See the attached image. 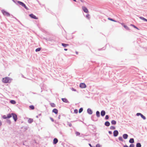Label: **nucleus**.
<instances>
[{"label":"nucleus","mask_w":147,"mask_h":147,"mask_svg":"<svg viewBox=\"0 0 147 147\" xmlns=\"http://www.w3.org/2000/svg\"><path fill=\"white\" fill-rule=\"evenodd\" d=\"M64 50H65V51H67V49H64Z\"/></svg>","instance_id":"obj_53"},{"label":"nucleus","mask_w":147,"mask_h":147,"mask_svg":"<svg viewBox=\"0 0 147 147\" xmlns=\"http://www.w3.org/2000/svg\"><path fill=\"white\" fill-rule=\"evenodd\" d=\"M131 25L133 26L134 28H135L137 29H138V28L136 26H135L134 25Z\"/></svg>","instance_id":"obj_45"},{"label":"nucleus","mask_w":147,"mask_h":147,"mask_svg":"<svg viewBox=\"0 0 147 147\" xmlns=\"http://www.w3.org/2000/svg\"><path fill=\"white\" fill-rule=\"evenodd\" d=\"M118 139L119 141L123 142V140L121 136L119 137L118 138Z\"/></svg>","instance_id":"obj_23"},{"label":"nucleus","mask_w":147,"mask_h":147,"mask_svg":"<svg viewBox=\"0 0 147 147\" xmlns=\"http://www.w3.org/2000/svg\"><path fill=\"white\" fill-rule=\"evenodd\" d=\"M122 24V25H123V24Z\"/></svg>","instance_id":"obj_57"},{"label":"nucleus","mask_w":147,"mask_h":147,"mask_svg":"<svg viewBox=\"0 0 147 147\" xmlns=\"http://www.w3.org/2000/svg\"><path fill=\"white\" fill-rule=\"evenodd\" d=\"M23 7H24L26 9L28 10H29V9L26 6V5L25 4L24 5Z\"/></svg>","instance_id":"obj_32"},{"label":"nucleus","mask_w":147,"mask_h":147,"mask_svg":"<svg viewBox=\"0 0 147 147\" xmlns=\"http://www.w3.org/2000/svg\"><path fill=\"white\" fill-rule=\"evenodd\" d=\"M74 112L76 113H77L78 112V110L76 109H75L74 110Z\"/></svg>","instance_id":"obj_41"},{"label":"nucleus","mask_w":147,"mask_h":147,"mask_svg":"<svg viewBox=\"0 0 147 147\" xmlns=\"http://www.w3.org/2000/svg\"><path fill=\"white\" fill-rule=\"evenodd\" d=\"M15 3H16V2L14 0H12Z\"/></svg>","instance_id":"obj_52"},{"label":"nucleus","mask_w":147,"mask_h":147,"mask_svg":"<svg viewBox=\"0 0 147 147\" xmlns=\"http://www.w3.org/2000/svg\"><path fill=\"white\" fill-rule=\"evenodd\" d=\"M108 19H109V20H110L111 21L114 22H116V20H113V19H111L110 18H108Z\"/></svg>","instance_id":"obj_33"},{"label":"nucleus","mask_w":147,"mask_h":147,"mask_svg":"<svg viewBox=\"0 0 147 147\" xmlns=\"http://www.w3.org/2000/svg\"><path fill=\"white\" fill-rule=\"evenodd\" d=\"M58 142L57 139L56 138H55L53 141V143L54 144H56Z\"/></svg>","instance_id":"obj_12"},{"label":"nucleus","mask_w":147,"mask_h":147,"mask_svg":"<svg viewBox=\"0 0 147 147\" xmlns=\"http://www.w3.org/2000/svg\"><path fill=\"white\" fill-rule=\"evenodd\" d=\"M109 134H112V132L111 131H109Z\"/></svg>","instance_id":"obj_48"},{"label":"nucleus","mask_w":147,"mask_h":147,"mask_svg":"<svg viewBox=\"0 0 147 147\" xmlns=\"http://www.w3.org/2000/svg\"><path fill=\"white\" fill-rule=\"evenodd\" d=\"M51 105L52 107H54L55 106V104L53 103L51 104Z\"/></svg>","instance_id":"obj_44"},{"label":"nucleus","mask_w":147,"mask_h":147,"mask_svg":"<svg viewBox=\"0 0 147 147\" xmlns=\"http://www.w3.org/2000/svg\"><path fill=\"white\" fill-rule=\"evenodd\" d=\"M51 121H54V120L52 118H51Z\"/></svg>","instance_id":"obj_51"},{"label":"nucleus","mask_w":147,"mask_h":147,"mask_svg":"<svg viewBox=\"0 0 147 147\" xmlns=\"http://www.w3.org/2000/svg\"><path fill=\"white\" fill-rule=\"evenodd\" d=\"M23 7H24L26 9L28 10H29V9L26 6V5L25 4L24 5Z\"/></svg>","instance_id":"obj_30"},{"label":"nucleus","mask_w":147,"mask_h":147,"mask_svg":"<svg viewBox=\"0 0 147 147\" xmlns=\"http://www.w3.org/2000/svg\"><path fill=\"white\" fill-rule=\"evenodd\" d=\"M29 107L30 108L32 109H34V107L33 105L30 106Z\"/></svg>","instance_id":"obj_35"},{"label":"nucleus","mask_w":147,"mask_h":147,"mask_svg":"<svg viewBox=\"0 0 147 147\" xmlns=\"http://www.w3.org/2000/svg\"><path fill=\"white\" fill-rule=\"evenodd\" d=\"M111 123L112 125H115L116 123V121L114 120H113L111 121Z\"/></svg>","instance_id":"obj_20"},{"label":"nucleus","mask_w":147,"mask_h":147,"mask_svg":"<svg viewBox=\"0 0 147 147\" xmlns=\"http://www.w3.org/2000/svg\"><path fill=\"white\" fill-rule=\"evenodd\" d=\"M29 16L32 18L35 19H37L38 18L33 14H31L29 15Z\"/></svg>","instance_id":"obj_6"},{"label":"nucleus","mask_w":147,"mask_h":147,"mask_svg":"<svg viewBox=\"0 0 147 147\" xmlns=\"http://www.w3.org/2000/svg\"><path fill=\"white\" fill-rule=\"evenodd\" d=\"M36 117H37V118H38V116H36Z\"/></svg>","instance_id":"obj_56"},{"label":"nucleus","mask_w":147,"mask_h":147,"mask_svg":"<svg viewBox=\"0 0 147 147\" xmlns=\"http://www.w3.org/2000/svg\"><path fill=\"white\" fill-rule=\"evenodd\" d=\"M139 18L141 19V20H144L145 21L147 22V20L144 18V17H142L141 16Z\"/></svg>","instance_id":"obj_19"},{"label":"nucleus","mask_w":147,"mask_h":147,"mask_svg":"<svg viewBox=\"0 0 147 147\" xmlns=\"http://www.w3.org/2000/svg\"><path fill=\"white\" fill-rule=\"evenodd\" d=\"M141 145L140 143H138L136 145V147H141Z\"/></svg>","instance_id":"obj_21"},{"label":"nucleus","mask_w":147,"mask_h":147,"mask_svg":"<svg viewBox=\"0 0 147 147\" xmlns=\"http://www.w3.org/2000/svg\"><path fill=\"white\" fill-rule=\"evenodd\" d=\"M53 112L57 114L58 113V110L56 109H54L52 111Z\"/></svg>","instance_id":"obj_16"},{"label":"nucleus","mask_w":147,"mask_h":147,"mask_svg":"<svg viewBox=\"0 0 147 147\" xmlns=\"http://www.w3.org/2000/svg\"><path fill=\"white\" fill-rule=\"evenodd\" d=\"M83 110V109L82 108H80V109H79V113H81V112H82V111Z\"/></svg>","instance_id":"obj_27"},{"label":"nucleus","mask_w":147,"mask_h":147,"mask_svg":"<svg viewBox=\"0 0 147 147\" xmlns=\"http://www.w3.org/2000/svg\"><path fill=\"white\" fill-rule=\"evenodd\" d=\"M69 125L70 127H71L72 125L71 123H69Z\"/></svg>","instance_id":"obj_49"},{"label":"nucleus","mask_w":147,"mask_h":147,"mask_svg":"<svg viewBox=\"0 0 147 147\" xmlns=\"http://www.w3.org/2000/svg\"><path fill=\"white\" fill-rule=\"evenodd\" d=\"M10 102H11V103L13 104H15L16 103V101L15 100H11L10 101Z\"/></svg>","instance_id":"obj_22"},{"label":"nucleus","mask_w":147,"mask_h":147,"mask_svg":"<svg viewBox=\"0 0 147 147\" xmlns=\"http://www.w3.org/2000/svg\"><path fill=\"white\" fill-rule=\"evenodd\" d=\"M123 137L124 139H127L128 137V135L127 134H124L123 135Z\"/></svg>","instance_id":"obj_10"},{"label":"nucleus","mask_w":147,"mask_h":147,"mask_svg":"<svg viewBox=\"0 0 147 147\" xmlns=\"http://www.w3.org/2000/svg\"><path fill=\"white\" fill-rule=\"evenodd\" d=\"M16 2V4H18L19 5H21L22 6H23L24 5V4L22 2L20 1H17Z\"/></svg>","instance_id":"obj_9"},{"label":"nucleus","mask_w":147,"mask_h":147,"mask_svg":"<svg viewBox=\"0 0 147 147\" xmlns=\"http://www.w3.org/2000/svg\"><path fill=\"white\" fill-rule=\"evenodd\" d=\"M3 118L4 119H6L7 118V117L5 115H4L3 116Z\"/></svg>","instance_id":"obj_43"},{"label":"nucleus","mask_w":147,"mask_h":147,"mask_svg":"<svg viewBox=\"0 0 147 147\" xmlns=\"http://www.w3.org/2000/svg\"><path fill=\"white\" fill-rule=\"evenodd\" d=\"M9 121V123H10V121Z\"/></svg>","instance_id":"obj_55"},{"label":"nucleus","mask_w":147,"mask_h":147,"mask_svg":"<svg viewBox=\"0 0 147 147\" xmlns=\"http://www.w3.org/2000/svg\"><path fill=\"white\" fill-rule=\"evenodd\" d=\"M105 125L107 126H109L110 125V123L109 121H107L105 123Z\"/></svg>","instance_id":"obj_14"},{"label":"nucleus","mask_w":147,"mask_h":147,"mask_svg":"<svg viewBox=\"0 0 147 147\" xmlns=\"http://www.w3.org/2000/svg\"><path fill=\"white\" fill-rule=\"evenodd\" d=\"M96 147H100V145L99 144H97L96 145Z\"/></svg>","instance_id":"obj_42"},{"label":"nucleus","mask_w":147,"mask_h":147,"mask_svg":"<svg viewBox=\"0 0 147 147\" xmlns=\"http://www.w3.org/2000/svg\"><path fill=\"white\" fill-rule=\"evenodd\" d=\"M106 113L105 111L102 110L101 112V115L102 116H104L105 115Z\"/></svg>","instance_id":"obj_11"},{"label":"nucleus","mask_w":147,"mask_h":147,"mask_svg":"<svg viewBox=\"0 0 147 147\" xmlns=\"http://www.w3.org/2000/svg\"><path fill=\"white\" fill-rule=\"evenodd\" d=\"M123 26L127 30H129V28L127 26H126V25H124Z\"/></svg>","instance_id":"obj_34"},{"label":"nucleus","mask_w":147,"mask_h":147,"mask_svg":"<svg viewBox=\"0 0 147 147\" xmlns=\"http://www.w3.org/2000/svg\"><path fill=\"white\" fill-rule=\"evenodd\" d=\"M33 121V120L31 118H29L28 120V122L29 123H31Z\"/></svg>","instance_id":"obj_18"},{"label":"nucleus","mask_w":147,"mask_h":147,"mask_svg":"<svg viewBox=\"0 0 147 147\" xmlns=\"http://www.w3.org/2000/svg\"><path fill=\"white\" fill-rule=\"evenodd\" d=\"M11 80L8 77H6L3 78L2 82L5 83H8L10 82Z\"/></svg>","instance_id":"obj_1"},{"label":"nucleus","mask_w":147,"mask_h":147,"mask_svg":"<svg viewBox=\"0 0 147 147\" xmlns=\"http://www.w3.org/2000/svg\"><path fill=\"white\" fill-rule=\"evenodd\" d=\"M86 18H87L88 19H89V18H90L89 15L88 14L86 15Z\"/></svg>","instance_id":"obj_39"},{"label":"nucleus","mask_w":147,"mask_h":147,"mask_svg":"<svg viewBox=\"0 0 147 147\" xmlns=\"http://www.w3.org/2000/svg\"><path fill=\"white\" fill-rule=\"evenodd\" d=\"M74 1H75V2H76V0H73Z\"/></svg>","instance_id":"obj_54"},{"label":"nucleus","mask_w":147,"mask_h":147,"mask_svg":"<svg viewBox=\"0 0 147 147\" xmlns=\"http://www.w3.org/2000/svg\"><path fill=\"white\" fill-rule=\"evenodd\" d=\"M12 116V115H11V114H8L7 115V118H9L10 117H11Z\"/></svg>","instance_id":"obj_25"},{"label":"nucleus","mask_w":147,"mask_h":147,"mask_svg":"<svg viewBox=\"0 0 147 147\" xmlns=\"http://www.w3.org/2000/svg\"><path fill=\"white\" fill-rule=\"evenodd\" d=\"M71 90H72L73 91H76V89H74L73 88H71Z\"/></svg>","instance_id":"obj_40"},{"label":"nucleus","mask_w":147,"mask_h":147,"mask_svg":"<svg viewBox=\"0 0 147 147\" xmlns=\"http://www.w3.org/2000/svg\"><path fill=\"white\" fill-rule=\"evenodd\" d=\"M109 116L108 115H106L105 116V119H109Z\"/></svg>","instance_id":"obj_38"},{"label":"nucleus","mask_w":147,"mask_h":147,"mask_svg":"<svg viewBox=\"0 0 147 147\" xmlns=\"http://www.w3.org/2000/svg\"><path fill=\"white\" fill-rule=\"evenodd\" d=\"M62 45L64 47H66L67 46L69 45L67 44H65V43H62Z\"/></svg>","instance_id":"obj_24"},{"label":"nucleus","mask_w":147,"mask_h":147,"mask_svg":"<svg viewBox=\"0 0 147 147\" xmlns=\"http://www.w3.org/2000/svg\"><path fill=\"white\" fill-rule=\"evenodd\" d=\"M76 136H79L80 135V133L76 131Z\"/></svg>","instance_id":"obj_36"},{"label":"nucleus","mask_w":147,"mask_h":147,"mask_svg":"<svg viewBox=\"0 0 147 147\" xmlns=\"http://www.w3.org/2000/svg\"><path fill=\"white\" fill-rule=\"evenodd\" d=\"M134 145L133 144H131L130 145L129 147H134Z\"/></svg>","instance_id":"obj_46"},{"label":"nucleus","mask_w":147,"mask_h":147,"mask_svg":"<svg viewBox=\"0 0 147 147\" xmlns=\"http://www.w3.org/2000/svg\"><path fill=\"white\" fill-rule=\"evenodd\" d=\"M89 145L90 146V147H92L91 145L90 144H89Z\"/></svg>","instance_id":"obj_50"},{"label":"nucleus","mask_w":147,"mask_h":147,"mask_svg":"<svg viewBox=\"0 0 147 147\" xmlns=\"http://www.w3.org/2000/svg\"><path fill=\"white\" fill-rule=\"evenodd\" d=\"M80 86L82 88H85L86 87V85L84 83H81L80 84Z\"/></svg>","instance_id":"obj_4"},{"label":"nucleus","mask_w":147,"mask_h":147,"mask_svg":"<svg viewBox=\"0 0 147 147\" xmlns=\"http://www.w3.org/2000/svg\"><path fill=\"white\" fill-rule=\"evenodd\" d=\"M142 115V114L140 113H138L136 114V115L137 116H139L140 115L141 116V115Z\"/></svg>","instance_id":"obj_37"},{"label":"nucleus","mask_w":147,"mask_h":147,"mask_svg":"<svg viewBox=\"0 0 147 147\" xmlns=\"http://www.w3.org/2000/svg\"><path fill=\"white\" fill-rule=\"evenodd\" d=\"M23 7H24L26 9L28 10H29V9L26 6V5L25 4L24 5Z\"/></svg>","instance_id":"obj_31"},{"label":"nucleus","mask_w":147,"mask_h":147,"mask_svg":"<svg viewBox=\"0 0 147 147\" xmlns=\"http://www.w3.org/2000/svg\"><path fill=\"white\" fill-rule=\"evenodd\" d=\"M141 117L143 119L145 120L146 119V117L144 116L142 114L141 115Z\"/></svg>","instance_id":"obj_26"},{"label":"nucleus","mask_w":147,"mask_h":147,"mask_svg":"<svg viewBox=\"0 0 147 147\" xmlns=\"http://www.w3.org/2000/svg\"><path fill=\"white\" fill-rule=\"evenodd\" d=\"M2 123L1 121L0 120V127L2 125Z\"/></svg>","instance_id":"obj_47"},{"label":"nucleus","mask_w":147,"mask_h":147,"mask_svg":"<svg viewBox=\"0 0 147 147\" xmlns=\"http://www.w3.org/2000/svg\"><path fill=\"white\" fill-rule=\"evenodd\" d=\"M110 129H115V127L113 126H111L110 127Z\"/></svg>","instance_id":"obj_29"},{"label":"nucleus","mask_w":147,"mask_h":147,"mask_svg":"<svg viewBox=\"0 0 147 147\" xmlns=\"http://www.w3.org/2000/svg\"><path fill=\"white\" fill-rule=\"evenodd\" d=\"M119 134L118 131L116 130H115L113 132V135L115 137H116Z\"/></svg>","instance_id":"obj_7"},{"label":"nucleus","mask_w":147,"mask_h":147,"mask_svg":"<svg viewBox=\"0 0 147 147\" xmlns=\"http://www.w3.org/2000/svg\"><path fill=\"white\" fill-rule=\"evenodd\" d=\"M40 49L41 48H38L36 49L35 51L36 52L39 51H40Z\"/></svg>","instance_id":"obj_28"},{"label":"nucleus","mask_w":147,"mask_h":147,"mask_svg":"<svg viewBox=\"0 0 147 147\" xmlns=\"http://www.w3.org/2000/svg\"><path fill=\"white\" fill-rule=\"evenodd\" d=\"M82 9L83 10V11L86 13H88V9L85 7L83 6L82 7Z\"/></svg>","instance_id":"obj_5"},{"label":"nucleus","mask_w":147,"mask_h":147,"mask_svg":"<svg viewBox=\"0 0 147 147\" xmlns=\"http://www.w3.org/2000/svg\"><path fill=\"white\" fill-rule=\"evenodd\" d=\"M96 115L98 117H100V112L97 111L96 113Z\"/></svg>","instance_id":"obj_15"},{"label":"nucleus","mask_w":147,"mask_h":147,"mask_svg":"<svg viewBox=\"0 0 147 147\" xmlns=\"http://www.w3.org/2000/svg\"><path fill=\"white\" fill-rule=\"evenodd\" d=\"M2 12L4 15L6 16H10V14L9 13L3 10L2 11Z\"/></svg>","instance_id":"obj_2"},{"label":"nucleus","mask_w":147,"mask_h":147,"mask_svg":"<svg viewBox=\"0 0 147 147\" xmlns=\"http://www.w3.org/2000/svg\"><path fill=\"white\" fill-rule=\"evenodd\" d=\"M87 113L90 115H91L93 113L92 110L90 108H88L87 110Z\"/></svg>","instance_id":"obj_8"},{"label":"nucleus","mask_w":147,"mask_h":147,"mask_svg":"<svg viewBox=\"0 0 147 147\" xmlns=\"http://www.w3.org/2000/svg\"><path fill=\"white\" fill-rule=\"evenodd\" d=\"M129 142L130 143H133L134 142V139L133 138H131L129 140Z\"/></svg>","instance_id":"obj_17"},{"label":"nucleus","mask_w":147,"mask_h":147,"mask_svg":"<svg viewBox=\"0 0 147 147\" xmlns=\"http://www.w3.org/2000/svg\"><path fill=\"white\" fill-rule=\"evenodd\" d=\"M11 115H12V116L13 117V118L14 119V121H16L17 120V115L13 113H12Z\"/></svg>","instance_id":"obj_3"},{"label":"nucleus","mask_w":147,"mask_h":147,"mask_svg":"<svg viewBox=\"0 0 147 147\" xmlns=\"http://www.w3.org/2000/svg\"><path fill=\"white\" fill-rule=\"evenodd\" d=\"M62 100L63 101L65 102L68 103V101L67 99L65 98H62Z\"/></svg>","instance_id":"obj_13"}]
</instances>
